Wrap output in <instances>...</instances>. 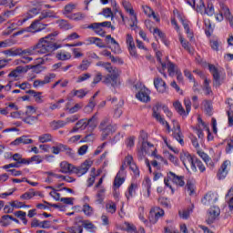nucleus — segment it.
<instances>
[{"instance_id":"f257e3e1","label":"nucleus","mask_w":233,"mask_h":233,"mask_svg":"<svg viewBox=\"0 0 233 233\" xmlns=\"http://www.w3.org/2000/svg\"><path fill=\"white\" fill-rule=\"evenodd\" d=\"M59 35L58 31H54L53 33L40 38L38 42L33 46V50L35 54H38L43 56L45 54H49V52H54L61 48V45L56 43V39L54 37H57Z\"/></svg>"},{"instance_id":"f03ea898","label":"nucleus","mask_w":233,"mask_h":233,"mask_svg":"<svg viewBox=\"0 0 233 233\" xmlns=\"http://www.w3.org/2000/svg\"><path fill=\"white\" fill-rule=\"evenodd\" d=\"M161 110H163V112L167 114V117H172V112H170L168 107L159 103H157L153 106V117H155V119H157V121H158L160 125H163L164 127H166L167 132H170L171 131L170 125L168 124V122L166 121L165 118H163V116H161Z\"/></svg>"},{"instance_id":"7ed1b4c3","label":"nucleus","mask_w":233,"mask_h":233,"mask_svg":"<svg viewBox=\"0 0 233 233\" xmlns=\"http://www.w3.org/2000/svg\"><path fill=\"white\" fill-rule=\"evenodd\" d=\"M108 74L104 76L103 83L107 86H112L113 88H117L121 86V70L117 67H113Z\"/></svg>"},{"instance_id":"20e7f679","label":"nucleus","mask_w":233,"mask_h":233,"mask_svg":"<svg viewBox=\"0 0 233 233\" xmlns=\"http://www.w3.org/2000/svg\"><path fill=\"white\" fill-rule=\"evenodd\" d=\"M100 132H102V141H105L110 134H114L117 130V125L112 124L110 117H105L98 127Z\"/></svg>"},{"instance_id":"39448f33","label":"nucleus","mask_w":233,"mask_h":233,"mask_svg":"<svg viewBox=\"0 0 233 233\" xmlns=\"http://www.w3.org/2000/svg\"><path fill=\"white\" fill-rule=\"evenodd\" d=\"M170 181H172L174 185H177V187H185V177L177 176L176 173L169 171L167 177L164 179V183L166 187H170L172 194H174V188H172Z\"/></svg>"},{"instance_id":"423d86ee","label":"nucleus","mask_w":233,"mask_h":233,"mask_svg":"<svg viewBox=\"0 0 233 233\" xmlns=\"http://www.w3.org/2000/svg\"><path fill=\"white\" fill-rule=\"evenodd\" d=\"M180 160L182 161L187 170L191 169L193 172H198V169L194 166V157H192L191 154H189L188 152H182L180 154Z\"/></svg>"},{"instance_id":"0eeeda50","label":"nucleus","mask_w":233,"mask_h":233,"mask_svg":"<svg viewBox=\"0 0 233 233\" xmlns=\"http://www.w3.org/2000/svg\"><path fill=\"white\" fill-rule=\"evenodd\" d=\"M93 164L94 162L92 160H86L79 167L75 166L73 174H76L78 177H81V176H85V174L90 170V167H92Z\"/></svg>"},{"instance_id":"6e6552de","label":"nucleus","mask_w":233,"mask_h":233,"mask_svg":"<svg viewBox=\"0 0 233 233\" xmlns=\"http://www.w3.org/2000/svg\"><path fill=\"white\" fill-rule=\"evenodd\" d=\"M122 5H123L126 12H127V14H129V15L131 16L132 24H130V27L131 28H134V27L137 28V15H136V12H134V8L132 7V4L130 2L123 1Z\"/></svg>"},{"instance_id":"1a4fd4ad","label":"nucleus","mask_w":233,"mask_h":233,"mask_svg":"<svg viewBox=\"0 0 233 233\" xmlns=\"http://www.w3.org/2000/svg\"><path fill=\"white\" fill-rule=\"evenodd\" d=\"M48 26V24H44L38 19H35L31 23V25L26 27L25 32H30L31 34H37L38 32H43L45 28Z\"/></svg>"},{"instance_id":"9d476101","label":"nucleus","mask_w":233,"mask_h":233,"mask_svg":"<svg viewBox=\"0 0 233 233\" xmlns=\"http://www.w3.org/2000/svg\"><path fill=\"white\" fill-rule=\"evenodd\" d=\"M35 52L34 51V47H28L26 49H23L19 47L18 49V56L24 59V63H30L34 61V58L30 56H35Z\"/></svg>"},{"instance_id":"9b49d317","label":"nucleus","mask_w":233,"mask_h":233,"mask_svg":"<svg viewBox=\"0 0 233 233\" xmlns=\"http://www.w3.org/2000/svg\"><path fill=\"white\" fill-rule=\"evenodd\" d=\"M221 214V209H219V207L213 206L211 207L207 214V223L208 225H212L218 219L219 215Z\"/></svg>"},{"instance_id":"f8f14e48","label":"nucleus","mask_w":233,"mask_h":233,"mask_svg":"<svg viewBox=\"0 0 233 233\" xmlns=\"http://www.w3.org/2000/svg\"><path fill=\"white\" fill-rule=\"evenodd\" d=\"M196 131V134L198 135V139H203L205 137V135L203 134V130H206V132H208V126L204 123L203 119H201V116L198 117V124L195 127H193Z\"/></svg>"},{"instance_id":"ddd939ff","label":"nucleus","mask_w":233,"mask_h":233,"mask_svg":"<svg viewBox=\"0 0 233 233\" xmlns=\"http://www.w3.org/2000/svg\"><path fill=\"white\" fill-rule=\"evenodd\" d=\"M163 216H165V210L157 207L153 208L150 210L149 221L153 225H156V223H157V221L159 220V218H163Z\"/></svg>"},{"instance_id":"4468645a","label":"nucleus","mask_w":233,"mask_h":233,"mask_svg":"<svg viewBox=\"0 0 233 233\" xmlns=\"http://www.w3.org/2000/svg\"><path fill=\"white\" fill-rule=\"evenodd\" d=\"M172 123H173V137H174V139L178 141L180 145L184 146L185 141L183 140V133L181 132V126H179V123L176 120H173Z\"/></svg>"},{"instance_id":"2eb2a0df","label":"nucleus","mask_w":233,"mask_h":233,"mask_svg":"<svg viewBox=\"0 0 233 233\" xmlns=\"http://www.w3.org/2000/svg\"><path fill=\"white\" fill-rule=\"evenodd\" d=\"M231 167H232V163L230 162V160L224 161L220 168L218 169V172L217 175L218 179H225Z\"/></svg>"},{"instance_id":"dca6fc26","label":"nucleus","mask_w":233,"mask_h":233,"mask_svg":"<svg viewBox=\"0 0 233 233\" xmlns=\"http://www.w3.org/2000/svg\"><path fill=\"white\" fill-rule=\"evenodd\" d=\"M209 72L213 76V86H219L221 85V76H219V71L218 70V67L214 65H209L208 66Z\"/></svg>"},{"instance_id":"f3484780","label":"nucleus","mask_w":233,"mask_h":233,"mask_svg":"<svg viewBox=\"0 0 233 233\" xmlns=\"http://www.w3.org/2000/svg\"><path fill=\"white\" fill-rule=\"evenodd\" d=\"M154 86L160 94H165L168 88L167 83L159 76L154 78Z\"/></svg>"},{"instance_id":"a211bd4d","label":"nucleus","mask_w":233,"mask_h":233,"mask_svg":"<svg viewBox=\"0 0 233 233\" xmlns=\"http://www.w3.org/2000/svg\"><path fill=\"white\" fill-rule=\"evenodd\" d=\"M88 128L86 118H82L78 120L75 127L69 131L70 134H76V132H79V130H86Z\"/></svg>"},{"instance_id":"6ab92c4d","label":"nucleus","mask_w":233,"mask_h":233,"mask_svg":"<svg viewBox=\"0 0 233 233\" xmlns=\"http://www.w3.org/2000/svg\"><path fill=\"white\" fill-rule=\"evenodd\" d=\"M218 201V194L208 192L202 198L203 205H214Z\"/></svg>"},{"instance_id":"aec40b11","label":"nucleus","mask_w":233,"mask_h":233,"mask_svg":"<svg viewBox=\"0 0 233 233\" xmlns=\"http://www.w3.org/2000/svg\"><path fill=\"white\" fill-rule=\"evenodd\" d=\"M87 127L89 132H94L95 128H97V125L99 123V117L97 116V113L92 116L89 119L86 118Z\"/></svg>"},{"instance_id":"412c9836","label":"nucleus","mask_w":233,"mask_h":233,"mask_svg":"<svg viewBox=\"0 0 233 233\" xmlns=\"http://www.w3.org/2000/svg\"><path fill=\"white\" fill-rule=\"evenodd\" d=\"M32 143H34V140L29 138L28 136H22L11 142V145L17 147L19 145H32Z\"/></svg>"},{"instance_id":"4be33fe9","label":"nucleus","mask_w":233,"mask_h":233,"mask_svg":"<svg viewBox=\"0 0 233 233\" xmlns=\"http://www.w3.org/2000/svg\"><path fill=\"white\" fill-rule=\"evenodd\" d=\"M75 166L68 163L67 161H63L60 163V170L62 174H74Z\"/></svg>"},{"instance_id":"5701e85b","label":"nucleus","mask_w":233,"mask_h":233,"mask_svg":"<svg viewBox=\"0 0 233 233\" xmlns=\"http://www.w3.org/2000/svg\"><path fill=\"white\" fill-rule=\"evenodd\" d=\"M137 99L143 101V103H148L150 101V91L148 89H141L137 95Z\"/></svg>"},{"instance_id":"b1692460","label":"nucleus","mask_w":233,"mask_h":233,"mask_svg":"<svg viewBox=\"0 0 233 233\" xmlns=\"http://www.w3.org/2000/svg\"><path fill=\"white\" fill-rule=\"evenodd\" d=\"M126 163L128 165L130 170H132L135 176H139V168H137V166L134 163V157L132 156L127 155L126 157Z\"/></svg>"},{"instance_id":"393cba45","label":"nucleus","mask_w":233,"mask_h":233,"mask_svg":"<svg viewBox=\"0 0 233 233\" xmlns=\"http://www.w3.org/2000/svg\"><path fill=\"white\" fill-rule=\"evenodd\" d=\"M147 139H148V134H147V132H145L144 130L140 131L139 141H142L143 150H145V148L154 147V145L147 141Z\"/></svg>"},{"instance_id":"a878e982","label":"nucleus","mask_w":233,"mask_h":233,"mask_svg":"<svg viewBox=\"0 0 233 233\" xmlns=\"http://www.w3.org/2000/svg\"><path fill=\"white\" fill-rule=\"evenodd\" d=\"M90 30H94L96 34L98 35H101L102 37L105 36V32L103 31V28H101V24L99 23H93L87 26Z\"/></svg>"},{"instance_id":"bb28decb","label":"nucleus","mask_w":233,"mask_h":233,"mask_svg":"<svg viewBox=\"0 0 233 233\" xmlns=\"http://www.w3.org/2000/svg\"><path fill=\"white\" fill-rule=\"evenodd\" d=\"M166 67L167 68L168 76H170L171 77H173L175 74L179 72V69H177V66H176V64L170 61H167V63L166 64Z\"/></svg>"},{"instance_id":"cd10ccee","label":"nucleus","mask_w":233,"mask_h":233,"mask_svg":"<svg viewBox=\"0 0 233 233\" xmlns=\"http://www.w3.org/2000/svg\"><path fill=\"white\" fill-rule=\"evenodd\" d=\"M68 19L72 21H83L86 17V14L82 12H77L67 15Z\"/></svg>"},{"instance_id":"c85d7f7f","label":"nucleus","mask_w":233,"mask_h":233,"mask_svg":"<svg viewBox=\"0 0 233 233\" xmlns=\"http://www.w3.org/2000/svg\"><path fill=\"white\" fill-rule=\"evenodd\" d=\"M123 172H118L114 180V187L119 188L125 183V177H123Z\"/></svg>"},{"instance_id":"c756f323","label":"nucleus","mask_w":233,"mask_h":233,"mask_svg":"<svg viewBox=\"0 0 233 233\" xmlns=\"http://www.w3.org/2000/svg\"><path fill=\"white\" fill-rule=\"evenodd\" d=\"M180 21L184 26V29L186 30V33L187 34L188 39L192 41V39H194V33L190 31V26L188 25V22L183 18H180Z\"/></svg>"},{"instance_id":"7c9ffc66","label":"nucleus","mask_w":233,"mask_h":233,"mask_svg":"<svg viewBox=\"0 0 233 233\" xmlns=\"http://www.w3.org/2000/svg\"><path fill=\"white\" fill-rule=\"evenodd\" d=\"M23 72H26V68L19 66L9 73L8 77H19V75L23 74Z\"/></svg>"},{"instance_id":"2f4dec72","label":"nucleus","mask_w":233,"mask_h":233,"mask_svg":"<svg viewBox=\"0 0 233 233\" xmlns=\"http://www.w3.org/2000/svg\"><path fill=\"white\" fill-rule=\"evenodd\" d=\"M14 161H16L18 165H28L29 161L27 158H23V155L16 153L13 155Z\"/></svg>"},{"instance_id":"473e14b6","label":"nucleus","mask_w":233,"mask_h":233,"mask_svg":"<svg viewBox=\"0 0 233 233\" xmlns=\"http://www.w3.org/2000/svg\"><path fill=\"white\" fill-rule=\"evenodd\" d=\"M157 60L158 61V63H160V65H161V66H162V68L161 69H159L158 68V72L160 73V74H162V76H164V77H167V73H165V70H166V68H167V64L166 63H163L162 61H161V52H157Z\"/></svg>"},{"instance_id":"72a5a7b5","label":"nucleus","mask_w":233,"mask_h":233,"mask_svg":"<svg viewBox=\"0 0 233 233\" xmlns=\"http://www.w3.org/2000/svg\"><path fill=\"white\" fill-rule=\"evenodd\" d=\"M138 187L139 186L137 184H131L128 187L127 192L126 193V198L129 199L133 196H136V190H137Z\"/></svg>"},{"instance_id":"f704fd0d","label":"nucleus","mask_w":233,"mask_h":233,"mask_svg":"<svg viewBox=\"0 0 233 233\" xmlns=\"http://www.w3.org/2000/svg\"><path fill=\"white\" fill-rule=\"evenodd\" d=\"M56 59L59 61H68V59H72V55L68 52L61 51L56 54Z\"/></svg>"},{"instance_id":"c9c22d12","label":"nucleus","mask_w":233,"mask_h":233,"mask_svg":"<svg viewBox=\"0 0 233 233\" xmlns=\"http://www.w3.org/2000/svg\"><path fill=\"white\" fill-rule=\"evenodd\" d=\"M220 12L222 13V15L226 17V19H232V14H230V9H228V6L225 5L224 4L220 5Z\"/></svg>"},{"instance_id":"e433bc0d","label":"nucleus","mask_w":233,"mask_h":233,"mask_svg":"<svg viewBox=\"0 0 233 233\" xmlns=\"http://www.w3.org/2000/svg\"><path fill=\"white\" fill-rule=\"evenodd\" d=\"M74 10H76V5L67 4L65 5L64 10L62 11V14H64V15H66V17H68V15H70V14L74 12Z\"/></svg>"},{"instance_id":"4c0bfd02","label":"nucleus","mask_w":233,"mask_h":233,"mask_svg":"<svg viewBox=\"0 0 233 233\" xmlns=\"http://www.w3.org/2000/svg\"><path fill=\"white\" fill-rule=\"evenodd\" d=\"M193 208H187V209H182L178 211L179 218L181 219H187L190 218V214H192Z\"/></svg>"},{"instance_id":"58836bf2","label":"nucleus","mask_w":233,"mask_h":233,"mask_svg":"<svg viewBox=\"0 0 233 233\" xmlns=\"http://www.w3.org/2000/svg\"><path fill=\"white\" fill-rule=\"evenodd\" d=\"M10 205L13 208H30V205H26L19 200H15L10 202Z\"/></svg>"},{"instance_id":"ea45409f","label":"nucleus","mask_w":233,"mask_h":233,"mask_svg":"<svg viewBox=\"0 0 233 233\" xmlns=\"http://www.w3.org/2000/svg\"><path fill=\"white\" fill-rule=\"evenodd\" d=\"M50 127L53 130H57L59 128H63V127H66V123L63 120L53 121L50 123Z\"/></svg>"},{"instance_id":"a19ab883","label":"nucleus","mask_w":233,"mask_h":233,"mask_svg":"<svg viewBox=\"0 0 233 233\" xmlns=\"http://www.w3.org/2000/svg\"><path fill=\"white\" fill-rule=\"evenodd\" d=\"M206 6H205V2H203V0H197V8L196 11L198 14H201V15H205V10H206Z\"/></svg>"},{"instance_id":"79ce46f5","label":"nucleus","mask_w":233,"mask_h":233,"mask_svg":"<svg viewBox=\"0 0 233 233\" xmlns=\"http://www.w3.org/2000/svg\"><path fill=\"white\" fill-rule=\"evenodd\" d=\"M39 117L34 116L32 115H26L25 118H23L24 123H26L27 125H34V123H37Z\"/></svg>"},{"instance_id":"37998d69","label":"nucleus","mask_w":233,"mask_h":233,"mask_svg":"<svg viewBox=\"0 0 233 233\" xmlns=\"http://www.w3.org/2000/svg\"><path fill=\"white\" fill-rule=\"evenodd\" d=\"M52 139H53V137L50 133H46L38 137V141L40 143H50Z\"/></svg>"},{"instance_id":"c03bdc74","label":"nucleus","mask_w":233,"mask_h":233,"mask_svg":"<svg viewBox=\"0 0 233 233\" xmlns=\"http://www.w3.org/2000/svg\"><path fill=\"white\" fill-rule=\"evenodd\" d=\"M105 187H101L96 193V203H98L99 205H101V203L105 201Z\"/></svg>"},{"instance_id":"a18cd8bd","label":"nucleus","mask_w":233,"mask_h":233,"mask_svg":"<svg viewBox=\"0 0 233 233\" xmlns=\"http://www.w3.org/2000/svg\"><path fill=\"white\" fill-rule=\"evenodd\" d=\"M106 209L109 214H116L117 207L116 206V203L109 201L106 204Z\"/></svg>"},{"instance_id":"49530a36","label":"nucleus","mask_w":233,"mask_h":233,"mask_svg":"<svg viewBox=\"0 0 233 233\" xmlns=\"http://www.w3.org/2000/svg\"><path fill=\"white\" fill-rule=\"evenodd\" d=\"M203 91L205 92L206 96H212V88L210 87L209 79H207V78L205 79Z\"/></svg>"},{"instance_id":"de8ad7c7","label":"nucleus","mask_w":233,"mask_h":233,"mask_svg":"<svg viewBox=\"0 0 233 233\" xmlns=\"http://www.w3.org/2000/svg\"><path fill=\"white\" fill-rule=\"evenodd\" d=\"M68 233H83V226H72L66 228Z\"/></svg>"},{"instance_id":"09e8293b","label":"nucleus","mask_w":233,"mask_h":233,"mask_svg":"<svg viewBox=\"0 0 233 233\" xmlns=\"http://www.w3.org/2000/svg\"><path fill=\"white\" fill-rule=\"evenodd\" d=\"M61 152H65V145L57 144L52 147V154L57 156V154H61Z\"/></svg>"},{"instance_id":"8fccbe9b","label":"nucleus","mask_w":233,"mask_h":233,"mask_svg":"<svg viewBox=\"0 0 233 233\" xmlns=\"http://www.w3.org/2000/svg\"><path fill=\"white\" fill-rule=\"evenodd\" d=\"M90 61L84 59L82 60L81 64L78 66V70H81V72H85L86 70H88V68H90Z\"/></svg>"},{"instance_id":"3c124183","label":"nucleus","mask_w":233,"mask_h":233,"mask_svg":"<svg viewBox=\"0 0 233 233\" xmlns=\"http://www.w3.org/2000/svg\"><path fill=\"white\" fill-rule=\"evenodd\" d=\"M5 56H9V57H15L19 56V47L18 48H11L4 51Z\"/></svg>"},{"instance_id":"603ef678","label":"nucleus","mask_w":233,"mask_h":233,"mask_svg":"<svg viewBox=\"0 0 233 233\" xmlns=\"http://www.w3.org/2000/svg\"><path fill=\"white\" fill-rule=\"evenodd\" d=\"M10 220H12V216L4 215L0 219V225H2V227H8V225H10Z\"/></svg>"},{"instance_id":"864d4df0","label":"nucleus","mask_w":233,"mask_h":233,"mask_svg":"<svg viewBox=\"0 0 233 233\" xmlns=\"http://www.w3.org/2000/svg\"><path fill=\"white\" fill-rule=\"evenodd\" d=\"M174 108L177 110V112L180 115V116H185V108H183V106L181 105V102L179 101H176L173 104Z\"/></svg>"},{"instance_id":"5fc2aeb1","label":"nucleus","mask_w":233,"mask_h":233,"mask_svg":"<svg viewBox=\"0 0 233 233\" xmlns=\"http://www.w3.org/2000/svg\"><path fill=\"white\" fill-rule=\"evenodd\" d=\"M28 165H30L31 163H36V165H39L41 163H43V157L39 156V155H35L33 156L31 158H27Z\"/></svg>"},{"instance_id":"6e6d98bb","label":"nucleus","mask_w":233,"mask_h":233,"mask_svg":"<svg viewBox=\"0 0 233 233\" xmlns=\"http://www.w3.org/2000/svg\"><path fill=\"white\" fill-rule=\"evenodd\" d=\"M17 5V2L14 0H0V6H8L9 8H14Z\"/></svg>"},{"instance_id":"4d7b16f0","label":"nucleus","mask_w":233,"mask_h":233,"mask_svg":"<svg viewBox=\"0 0 233 233\" xmlns=\"http://www.w3.org/2000/svg\"><path fill=\"white\" fill-rule=\"evenodd\" d=\"M187 188L189 196H194V194H196V186L194 182L188 180L187 183Z\"/></svg>"},{"instance_id":"13d9d810","label":"nucleus","mask_w":233,"mask_h":233,"mask_svg":"<svg viewBox=\"0 0 233 233\" xmlns=\"http://www.w3.org/2000/svg\"><path fill=\"white\" fill-rule=\"evenodd\" d=\"M72 94H73V96L79 97V99H83V97H85V96H86V94H88V91H86L85 89L73 90Z\"/></svg>"},{"instance_id":"bf43d9fd","label":"nucleus","mask_w":233,"mask_h":233,"mask_svg":"<svg viewBox=\"0 0 233 233\" xmlns=\"http://www.w3.org/2000/svg\"><path fill=\"white\" fill-rule=\"evenodd\" d=\"M102 80H103V74H101V72H97L93 78L91 86H96V85H97V83H101Z\"/></svg>"},{"instance_id":"052dcab7","label":"nucleus","mask_w":233,"mask_h":233,"mask_svg":"<svg viewBox=\"0 0 233 233\" xmlns=\"http://www.w3.org/2000/svg\"><path fill=\"white\" fill-rule=\"evenodd\" d=\"M229 198V200H228V207L230 208V210H233V187H231L228 194L226 195V199H228Z\"/></svg>"},{"instance_id":"680f3d73","label":"nucleus","mask_w":233,"mask_h":233,"mask_svg":"<svg viewBox=\"0 0 233 233\" xmlns=\"http://www.w3.org/2000/svg\"><path fill=\"white\" fill-rule=\"evenodd\" d=\"M58 26L61 30H70V28H72V25H70L66 20H59Z\"/></svg>"},{"instance_id":"e2e57ef3","label":"nucleus","mask_w":233,"mask_h":233,"mask_svg":"<svg viewBox=\"0 0 233 233\" xmlns=\"http://www.w3.org/2000/svg\"><path fill=\"white\" fill-rule=\"evenodd\" d=\"M96 66H102V68H105L106 72H110V70L114 68V66H112V64L108 62H97Z\"/></svg>"},{"instance_id":"0e129e2a","label":"nucleus","mask_w":233,"mask_h":233,"mask_svg":"<svg viewBox=\"0 0 233 233\" xmlns=\"http://www.w3.org/2000/svg\"><path fill=\"white\" fill-rule=\"evenodd\" d=\"M90 77H92V75L90 73L82 74L77 77L76 83H83L84 81H88Z\"/></svg>"},{"instance_id":"69168bd1","label":"nucleus","mask_w":233,"mask_h":233,"mask_svg":"<svg viewBox=\"0 0 233 233\" xmlns=\"http://www.w3.org/2000/svg\"><path fill=\"white\" fill-rule=\"evenodd\" d=\"M64 152H66L68 157H71L72 159H76V151L68 147V146L65 145Z\"/></svg>"},{"instance_id":"338daca9","label":"nucleus","mask_w":233,"mask_h":233,"mask_svg":"<svg viewBox=\"0 0 233 233\" xmlns=\"http://www.w3.org/2000/svg\"><path fill=\"white\" fill-rule=\"evenodd\" d=\"M125 228H126L127 232L137 233V229L136 228V226H134L133 224L126 222L125 223Z\"/></svg>"},{"instance_id":"774afa93","label":"nucleus","mask_w":233,"mask_h":233,"mask_svg":"<svg viewBox=\"0 0 233 233\" xmlns=\"http://www.w3.org/2000/svg\"><path fill=\"white\" fill-rule=\"evenodd\" d=\"M226 152L227 154H230V152H233V137L229 140H228L226 146Z\"/></svg>"}]
</instances>
